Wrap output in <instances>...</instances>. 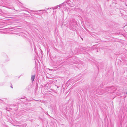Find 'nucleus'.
Masks as SVG:
<instances>
[{
    "label": "nucleus",
    "instance_id": "obj_1",
    "mask_svg": "<svg viewBox=\"0 0 127 127\" xmlns=\"http://www.w3.org/2000/svg\"><path fill=\"white\" fill-rule=\"evenodd\" d=\"M116 89L117 88L116 87L113 86L107 87L106 88V92L110 94L113 93Z\"/></svg>",
    "mask_w": 127,
    "mask_h": 127
},
{
    "label": "nucleus",
    "instance_id": "obj_2",
    "mask_svg": "<svg viewBox=\"0 0 127 127\" xmlns=\"http://www.w3.org/2000/svg\"><path fill=\"white\" fill-rule=\"evenodd\" d=\"M43 10H39L38 11H34V10H31L30 11L32 12V13L34 14H36L37 15H39V13H36L35 12H37V11H42Z\"/></svg>",
    "mask_w": 127,
    "mask_h": 127
},
{
    "label": "nucleus",
    "instance_id": "obj_3",
    "mask_svg": "<svg viewBox=\"0 0 127 127\" xmlns=\"http://www.w3.org/2000/svg\"><path fill=\"white\" fill-rule=\"evenodd\" d=\"M100 92L99 94V95H101L102 94L107 93L106 91V89L105 90H100Z\"/></svg>",
    "mask_w": 127,
    "mask_h": 127
},
{
    "label": "nucleus",
    "instance_id": "obj_4",
    "mask_svg": "<svg viewBox=\"0 0 127 127\" xmlns=\"http://www.w3.org/2000/svg\"><path fill=\"white\" fill-rule=\"evenodd\" d=\"M35 75H32L31 76V80L32 82L34 80V78H35Z\"/></svg>",
    "mask_w": 127,
    "mask_h": 127
},
{
    "label": "nucleus",
    "instance_id": "obj_5",
    "mask_svg": "<svg viewBox=\"0 0 127 127\" xmlns=\"http://www.w3.org/2000/svg\"><path fill=\"white\" fill-rule=\"evenodd\" d=\"M31 88V86H28L26 88L27 91H29L30 90V89Z\"/></svg>",
    "mask_w": 127,
    "mask_h": 127
},
{
    "label": "nucleus",
    "instance_id": "obj_6",
    "mask_svg": "<svg viewBox=\"0 0 127 127\" xmlns=\"http://www.w3.org/2000/svg\"><path fill=\"white\" fill-rule=\"evenodd\" d=\"M60 5H57V6H56L53 7H52V8L53 9H56L58 7H60Z\"/></svg>",
    "mask_w": 127,
    "mask_h": 127
},
{
    "label": "nucleus",
    "instance_id": "obj_7",
    "mask_svg": "<svg viewBox=\"0 0 127 127\" xmlns=\"http://www.w3.org/2000/svg\"><path fill=\"white\" fill-rule=\"evenodd\" d=\"M48 9H49V8H47V9H44V10H43L42 11H46V9H47V10H48Z\"/></svg>",
    "mask_w": 127,
    "mask_h": 127
},
{
    "label": "nucleus",
    "instance_id": "obj_8",
    "mask_svg": "<svg viewBox=\"0 0 127 127\" xmlns=\"http://www.w3.org/2000/svg\"><path fill=\"white\" fill-rule=\"evenodd\" d=\"M70 1L71 2H73V0H70Z\"/></svg>",
    "mask_w": 127,
    "mask_h": 127
},
{
    "label": "nucleus",
    "instance_id": "obj_9",
    "mask_svg": "<svg viewBox=\"0 0 127 127\" xmlns=\"http://www.w3.org/2000/svg\"><path fill=\"white\" fill-rule=\"evenodd\" d=\"M11 88H13V87H12V86H11Z\"/></svg>",
    "mask_w": 127,
    "mask_h": 127
},
{
    "label": "nucleus",
    "instance_id": "obj_10",
    "mask_svg": "<svg viewBox=\"0 0 127 127\" xmlns=\"http://www.w3.org/2000/svg\"><path fill=\"white\" fill-rule=\"evenodd\" d=\"M31 15V16H32V15Z\"/></svg>",
    "mask_w": 127,
    "mask_h": 127
}]
</instances>
